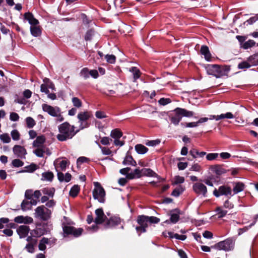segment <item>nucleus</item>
<instances>
[{"label":"nucleus","instance_id":"f257e3e1","mask_svg":"<svg viewBox=\"0 0 258 258\" xmlns=\"http://www.w3.org/2000/svg\"><path fill=\"white\" fill-rule=\"evenodd\" d=\"M51 224L48 223H43L38 225L36 228L30 231V236L27 238V241L32 240L33 243H37L36 238L40 237L41 236L47 234L52 229Z\"/></svg>","mask_w":258,"mask_h":258},{"label":"nucleus","instance_id":"f03ea898","mask_svg":"<svg viewBox=\"0 0 258 258\" xmlns=\"http://www.w3.org/2000/svg\"><path fill=\"white\" fill-rule=\"evenodd\" d=\"M206 69L209 75H213L218 78L223 76H227L230 71V67L218 64H208L206 67Z\"/></svg>","mask_w":258,"mask_h":258},{"label":"nucleus","instance_id":"7ed1b4c3","mask_svg":"<svg viewBox=\"0 0 258 258\" xmlns=\"http://www.w3.org/2000/svg\"><path fill=\"white\" fill-rule=\"evenodd\" d=\"M194 113L185 109L177 107L174 109L170 115V120L175 125L178 124L182 117H191Z\"/></svg>","mask_w":258,"mask_h":258},{"label":"nucleus","instance_id":"20e7f679","mask_svg":"<svg viewBox=\"0 0 258 258\" xmlns=\"http://www.w3.org/2000/svg\"><path fill=\"white\" fill-rule=\"evenodd\" d=\"M52 214L51 210L48 209L44 206H41L37 207L34 213V217L41 221H48L50 218Z\"/></svg>","mask_w":258,"mask_h":258},{"label":"nucleus","instance_id":"39448f33","mask_svg":"<svg viewBox=\"0 0 258 258\" xmlns=\"http://www.w3.org/2000/svg\"><path fill=\"white\" fill-rule=\"evenodd\" d=\"M111 139H113V143L115 145H124L129 144L125 141L126 136H123L122 132L119 128L112 130L110 133Z\"/></svg>","mask_w":258,"mask_h":258},{"label":"nucleus","instance_id":"423d86ee","mask_svg":"<svg viewBox=\"0 0 258 258\" xmlns=\"http://www.w3.org/2000/svg\"><path fill=\"white\" fill-rule=\"evenodd\" d=\"M54 84L48 78L43 79V83L41 85L40 90L42 92H44L47 94V96L51 100H54L56 98V95L53 93H49V89L52 91L54 90Z\"/></svg>","mask_w":258,"mask_h":258},{"label":"nucleus","instance_id":"0eeeda50","mask_svg":"<svg viewBox=\"0 0 258 258\" xmlns=\"http://www.w3.org/2000/svg\"><path fill=\"white\" fill-rule=\"evenodd\" d=\"M234 247V241L232 238H228L224 241L216 243L211 246L212 248L226 251L232 250Z\"/></svg>","mask_w":258,"mask_h":258},{"label":"nucleus","instance_id":"6e6552de","mask_svg":"<svg viewBox=\"0 0 258 258\" xmlns=\"http://www.w3.org/2000/svg\"><path fill=\"white\" fill-rule=\"evenodd\" d=\"M137 222L139 225L137 226L135 229L139 236H140L142 233H145L147 231V228L148 227L147 216L144 215H139L137 217Z\"/></svg>","mask_w":258,"mask_h":258},{"label":"nucleus","instance_id":"1a4fd4ad","mask_svg":"<svg viewBox=\"0 0 258 258\" xmlns=\"http://www.w3.org/2000/svg\"><path fill=\"white\" fill-rule=\"evenodd\" d=\"M94 184L95 187L93 190V197L95 200L98 199L100 203H104L106 195L104 189L98 182H95Z\"/></svg>","mask_w":258,"mask_h":258},{"label":"nucleus","instance_id":"9d476101","mask_svg":"<svg viewBox=\"0 0 258 258\" xmlns=\"http://www.w3.org/2000/svg\"><path fill=\"white\" fill-rule=\"evenodd\" d=\"M83 231L82 228H76L73 226L66 225V238L69 235L73 236L75 238L79 237Z\"/></svg>","mask_w":258,"mask_h":258},{"label":"nucleus","instance_id":"9b49d317","mask_svg":"<svg viewBox=\"0 0 258 258\" xmlns=\"http://www.w3.org/2000/svg\"><path fill=\"white\" fill-rule=\"evenodd\" d=\"M231 188L226 185H221L219 187L218 189L215 188L213 191V195L216 198H218L221 196H231Z\"/></svg>","mask_w":258,"mask_h":258},{"label":"nucleus","instance_id":"f8f14e48","mask_svg":"<svg viewBox=\"0 0 258 258\" xmlns=\"http://www.w3.org/2000/svg\"><path fill=\"white\" fill-rule=\"evenodd\" d=\"M194 191L198 196H202L204 197H207V188L205 185L201 182H196L192 185Z\"/></svg>","mask_w":258,"mask_h":258},{"label":"nucleus","instance_id":"ddd939ff","mask_svg":"<svg viewBox=\"0 0 258 258\" xmlns=\"http://www.w3.org/2000/svg\"><path fill=\"white\" fill-rule=\"evenodd\" d=\"M54 165L57 172L58 179L60 181H63L64 180V176L63 174L60 172V170L63 171L64 170V160H57L54 162Z\"/></svg>","mask_w":258,"mask_h":258},{"label":"nucleus","instance_id":"4468645a","mask_svg":"<svg viewBox=\"0 0 258 258\" xmlns=\"http://www.w3.org/2000/svg\"><path fill=\"white\" fill-rule=\"evenodd\" d=\"M95 214L96 215L94 222L97 225L102 224L104 222H106L107 217L104 214L103 209L99 208L95 210Z\"/></svg>","mask_w":258,"mask_h":258},{"label":"nucleus","instance_id":"2eb2a0df","mask_svg":"<svg viewBox=\"0 0 258 258\" xmlns=\"http://www.w3.org/2000/svg\"><path fill=\"white\" fill-rule=\"evenodd\" d=\"M170 218L169 220H167L165 221V223L169 224L172 223L173 224L176 223L180 219V211L178 209L176 208L173 209L170 211Z\"/></svg>","mask_w":258,"mask_h":258},{"label":"nucleus","instance_id":"dca6fc26","mask_svg":"<svg viewBox=\"0 0 258 258\" xmlns=\"http://www.w3.org/2000/svg\"><path fill=\"white\" fill-rule=\"evenodd\" d=\"M121 223V219L117 216H112L109 219H106L104 224L106 228H112L119 225Z\"/></svg>","mask_w":258,"mask_h":258},{"label":"nucleus","instance_id":"f3484780","mask_svg":"<svg viewBox=\"0 0 258 258\" xmlns=\"http://www.w3.org/2000/svg\"><path fill=\"white\" fill-rule=\"evenodd\" d=\"M55 242L56 239L54 238L43 237L39 241L38 248L40 250L44 251L46 248V244L51 246L52 244H54Z\"/></svg>","mask_w":258,"mask_h":258},{"label":"nucleus","instance_id":"a211bd4d","mask_svg":"<svg viewBox=\"0 0 258 258\" xmlns=\"http://www.w3.org/2000/svg\"><path fill=\"white\" fill-rule=\"evenodd\" d=\"M42 109L44 111L47 112L50 115L53 116H57L60 114V110L58 108H54L46 104L42 105Z\"/></svg>","mask_w":258,"mask_h":258},{"label":"nucleus","instance_id":"6ab92c4d","mask_svg":"<svg viewBox=\"0 0 258 258\" xmlns=\"http://www.w3.org/2000/svg\"><path fill=\"white\" fill-rule=\"evenodd\" d=\"M209 169L213 172L215 173L218 176H219L227 172V170L223 167V165L218 164L210 166Z\"/></svg>","mask_w":258,"mask_h":258},{"label":"nucleus","instance_id":"aec40b11","mask_svg":"<svg viewBox=\"0 0 258 258\" xmlns=\"http://www.w3.org/2000/svg\"><path fill=\"white\" fill-rule=\"evenodd\" d=\"M30 231L29 227L27 225H21L17 229V232L20 238L26 237Z\"/></svg>","mask_w":258,"mask_h":258},{"label":"nucleus","instance_id":"412c9836","mask_svg":"<svg viewBox=\"0 0 258 258\" xmlns=\"http://www.w3.org/2000/svg\"><path fill=\"white\" fill-rule=\"evenodd\" d=\"M14 154L18 157L21 158H25L26 154V150L24 146H14L13 148Z\"/></svg>","mask_w":258,"mask_h":258},{"label":"nucleus","instance_id":"4be33fe9","mask_svg":"<svg viewBox=\"0 0 258 258\" xmlns=\"http://www.w3.org/2000/svg\"><path fill=\"white\" fill-rule=\"evenodd\" d=\"M24 19L28 21L31 26L38 25L39 22L37 19L34 18L33 15L30 12L25 13L24 14Z\"/></svg>","mask_w":258,"mask_h":258},{"label":"nucleus","instance_id":"5701e85b","mask_svg":"<svg viewBox=\"0 0 258 258\" xmlns=\"http://www.w3.org/2000/svg\"><path fill=\"white\" fill-rule=\"evenodd\" d=\"M77 131H75L74 126H71L69 123L66 122V140L67 138H72Z\"/></svg>","mask_w":258,"mask_h":258},{"label":"nucleus","instance_id":"b1692460","mask_svg":"<svg viewBox=\"0 0 258 258\" xmlns=\"http://www.w3.org/2000/svg\"><path fill=\"white\" fill-rule=\"evenodd\" d=\"M122 164L123 165H131L135 166H136V161L133 159L130 152V151L127 152L126 156L122 162Z\"/></svg>","mask_w":258,"mask_h":258},{"label":"nucleus","instance_id":"393cba45","mask_svg":"<svg viewBox=\"0 0 258 258\" xmlns=\"http://www.w3.org/2000/svg\"><path fill=\"white\" fill-rule=\"evenodd\" d=\"M200 52L202 55H204V57L206 60L210 61L211 60V54L207 46L202 45L201 48Z\"/></svg>","mask_w":258,"mask_h":258},{"label":"nucleus","instance_id":"a878e982","mask_svg":"<svg viewBox=\"0 0 258 258\" xmlns=\"http://www.w3.org/2000/svg\"><path fill=\"white\" fill-rule=\"evenodd\" d=\"M31 34L34 37H38L41 34V30L40 26L38 25L31 26L30 27Z\"/></svg>","mask_w":258,"mask_h":258},{"label":"nucleus","instance_id":"bb28decb","mask_svg":"<svg viewBox=\"0 0 258 258\" xmlns=\"http://www.w3.org/2000/svg\"><path fill=\"white\" fill-rule=\"evenodd\" d=\"M80 187L78 184L74 185L72 188H71L70 191H69V196L75 198L77 197L80 192Z\"/></svg>","mask_w":258,"mask_h":258},{"label":"nucleus","instance_id":"cd10ccee","mask_svg":"<svg viewBox=\"0 0 258 258\" xmlns=\"http://www.w3.org/2000/svg\"><path fill=\"white\" fill-rule=\"evenodd\" d=\"M91 113L89 111L81 112L78 114V118L80 122L86 121L91 116Z\"/></svg>","mask_w":258,"mask_h":258},{"label":"nucleus","instance_id":"c85d7f7f","mask_svg":"<svg viewBox=\"0 0 258 258\" xmlns=\"http://www.w3.org/2000/svg\"><path fill=\"white\" fill-rule=\"evenodd\" d=\"M54 175L52 172L47 171L42 174L41 180L46 181H52Z\"/></svg>","mask_w":258,"mask_h":258},{"label":"nucleus","instance_id":"c756f323","mask_svg":"<svg viewBox=\"0 0 258 258\" xmlns=\"http://www.w3.org/2000/svg\"><path fill=\"white\" fill-rule=\"evenodd\" d=\"M143 175L149 177H158V175L150 168H143L142 169Z\"/></svg>","mask_w":258,"mask_h":258},{"label":"nucleus","instance_id":"7c9ffc66","mask_svg":"<svg viewBox=\"0 0 258 258\" xmlns=\"http://www.w3.org/2000/svg\"><path fill=\"white\" fill-rule=\"evenodd\" d=\"M58 129L60 134L57 135V139L60 141H64V123L61 124Z\"/></svg>","mask_w":258,"mask_h":258},{"label":"nucleus","instance_id":"2f4dec72","mask_svg":"<svg viewBox=\"0 0 258 258\" xmlns=\"http://www.w3.org/2000/svg\"><path fill=\"white\" fill-rule=\"evenodd\" d=\"M234 117L233 114L231 112H227L224 114H221L219 115L213 116V118L216 120H219L224 118H233Z\"/></svg>","mask_w":258,"mask_h":258},{"label":"nucleus","instance_id":"473e14b6","mask_svg":"<svg viewBox=\"0 0 258 258\" xmlns=\"http://www.w3.org/2000/svg\"><path fill=\"white\" fill-rule=\"evenodd\" d=\"M244 186L245 185L242 182H236L233 188V192L234 194H237L239 192H241L244 190Z\"/></svg>","mask_w":258,"mask_h":258},{"label":"nucleus","instance_id":"72a5a7b5","mask_svg":"<svg viewBox=\"0 0 258 258\" xmlns=\"http://www.w3.org/2000/svg\"><path fill=\"white\" fill-rule=\"evenodd\" d=\"M38 148L34 151V154L38 157H41L43 156L45 153L44 147L45 146H37Z\"/></svg>","mask_w":258,"mask_h":258},{"label":"nucleus","instance_id":"f704fd0d","mask_svg":"<svg viewBox=\"0 0 258 258\" xmlns=\"http://www.w3.org/2000/svg\"><path fill=\"white\" fill-rule=\"evenodd\" d=\"M21 209L23 211H26L31 209V203L26 200H23L21 205Z\"/></svg>","mask_w":258,"mask_h":258},{"label":"nucleus","instance_id":"c9c22d12","mask_svg":"<svg viewBox=\"0 0 258 258\" xmlns=\"http://www.w3.org/2000/svg\"><path fill=\"white\" fill-rule=\"evenodd\" d=\"M130 71L133 73L134 80V81L135 82L137 80V79L139 78L140 77V71L138 69H137L136 67H132Z\"/></svg>","mask_w":258,"mask_h":258},{"label":"nucleus","instance_id":"e433bc0d","mask_svg":"<svg viewBox=\"0 0 258 258\" xmlns=\"http://www.w3.org/2000/svg\"><path fill=\"white\" fill-rule=\"evenodd\" d=\"M41 191L44 195H48L51 197L53 196L54 193V189L53 188L46 187L43 188Z\"/></svg>","mask_w":258,"mask_h":258},{"label":"nucleus","instance_id":"4c0bfd02","mask_svg":"<svg viewBox=\"0 0 258 258\" xmlns=\"http://www.w3.org/2000/svg\"><path fill=\"white\" fill-rule=\"evenodd\" d=\"M45 141V138L43 135L38 136L36 139L33 142V145H40Z\"/></svg>","mask_w":258,"mask_h":258},{"label":"nucleus","instance_id":"58836bf2","mask_svg":"<svg viewBox=\"0 0 258 258\" xmlns=\"http://www.w3.org/2000/svg\"><path fill=\"white\" fill-rule=\"evenodd\" d=\"M29 243L26 245L25 248L27 251L30 253H33L34 252V245L36 243H33L32 240L27 241Z\"/></svg>","mask_w":258,"mask_h":258},{"label":"nucleus","instance_id":"ea45409f","mask_svg":"<svg viewBox=\"0 0 258 258\" xmlns=\"http://www.w3.org/2000/svg\"><path fill=\"white\" fill-rule=\"evenodd\" d=\"M102 154L105 155H113V152L109 149L108 146H99Z\"/></svg>","mask_w":258,"mask_h":258},{"label":"nucleus","instance_id":"a19ab883","mask_svg":"<svg viewBox=\"0 0 258 258\" xmlns=\"http://www.w3.org/2000/svg\"><path fill=\"white\" fill-rule=\"evenodd\" d=\"M136 152L140 154H144L147 153L148 149L146 146H135Z\"/></svg>","mask_w":258,"mask_h":258},{"label":"nucleus","instance_id":"79ce46f5","mask_svg":"<svg viewBox=\"0 0 258 258\" xmlns=\"http://www.w3.org/2000/svg\"><path fill=\"white\" fill-rule=\"evenodd\" d=\"M183 188L180 185L178 187L175 188L172 191L171 195L175 197H178L183 192Z\"/></svg>","mask_w":258,"mask_h":258},{"label":"nucleus","instance_id":"37998d69","mask_svg":"<svg viewBox=\"0 0 258 258\" xmlns=\"http://www.w3.org/2000/svg\"><path fill=\"white\" fill-rule=\"evenodd\" d=\"M251 67V64L247 61H244L241 62L238 64V68L239 69H245L249 68Z\"/></svg>","mask_w":258,"mask_h":258},{"label":"nucleus","instance_id":"c03bdc74","mask_svg":"<svg viewBox=\"0 0 258 258\" xmlns=\"http://www.w3.org/2000/svg\"><path fill=\"white\" fill-rule=\"evenodd\" d=\"M215 211L217 212L218 215H219V218L224 217L227 213V211L222 210V208L220 207H217Z\"/></svg>","mask_w":258,"mask_h":258},{"label":"nucleus","instance_id":"a18cd8bd","mask_svg":"<svg viewBox=\"0 0 258 258\" xmlns=\"http://www.w3.org/2000/svg\"><path fill=\"white\" fill-rule=\"evenodd\" d=\"M256 57H257V54H256L251 55L247 58V60L248 61V62L251 64V66H256Z\"/></svg>","mask_w":258,"mask_h":258},{"label":"nucleus","instance_id":"49530a36","mask_svg":"<svg viewBox=\"0 0 258 258\" xmlns=\"http://www.w3.org/2000/svg\"><path fill=\"white\" fill-rule=\"evenodd\" d=\"M26 121L28 128H32L35 125V120L31 117H27Z\"/></svg>","mask_w":258,"mask_h":258},{"label":"nucleus","instance_id":"de8ad7c7","mask_svg":"<svg viewBox=\"0 0 258 258\" xmlns=\"http://www.w3.org/2000/svg\"><path fill=\"white\" fill-rule=\"evenodd\" d=\"M147 219L148 223L149 222L151 224H157L160 221V219L159 218L154 216L149 217L147 216Z\"/></svg>","mask_w":258,"mask_h":258},{"label":"nucleus","instance_id":"09e8293b","mask_svg":"<svg viewBox=\"0 0 258 258\" xmlns=\"http://www.w3.org/2000/svg\"><path fill=\"white\" fill-rule=\"evenodd\" d=\"M72 102L74 106L80 108L82 106V103L81 101L77 97H73L72 98Z\"/></svg>","mask_w":258,"mask_h":258},{"label":"nucleus","instance_id":"8fccbe9b","mask_svg":"<svg viewBox=\"0 0 258 258\" xmlns=\"http://www.w3.org/2000/svg\"><path fill=\"white\" fill-rule=\"evenodd\" d=\"M0 139L5 143H9L11 141V138L8 134H4L0 136Z\"/></svg>","mask_w":258,"mask_h":258},{"label":"nucleus","instance_id":"3c124183","mask_svg":"<svg viewBox=\"0 0 258 258\" xmlns=\"http://www.w3.org/2000/svg\"><path fill=\"white\" fill-rule=\"evenodd\" d=\"M80 75L85 79L88 78L90 76L89 70L86 68L83 69L80 72Z\"/></svg>","mask_w":258,"mask_h":258},{"label":"nucleus","instance_id":"603ef678","mask_svg":"<svg viewBox=\"0 0 258 258\" xmlns=\"http://www.w3.org/2000/svg\"><path fill=\"white\" fill-rule=\"evenodd\" d=\"M12 139L14 140H19L20 139V135L19 132L17 130H14L11 132V133Z\"/></svg>","mask_w":258,"mask_h":258},{"label":"nucleus","instance_id":"864d4df0","mask_svg":"<svg viewBox=\"0 0 258 258\" xmlns=\"http://www.w3.org/2000/svg\"><path fill=\"white\" fill-rule=\"evenodd\" d=\"M112 141V139L107 137H104L101 138L100 143L104 145H107L108 144H110L111 142Z\"/></svg>","mask_w":258,"mask_h":258},{"label":"nucleus","instance_id":"5fc2aeb1","mask_svg":"<svg viewBox=\"0 0 258 258\" xmlns=\"http://www.w3.org/2000/svg\"><path fill=\"white\" fill-rule=\"evenodd\" d=\"M13 166L15 167H19L23 166L24 163L20 159H14L12 162Z\"/></svg>","mask_w":258,"mask_h":258},{"label":"nucleus","instance_id":"6e6d98bb","mask_svg":"<svg viewBox=\"0 0 258 258\" xmlns=\"http://www.w3.org/2000/svg\"><path fill=\"white\" fill-rule=\"evenodd\" d=\"M106 61L110 63H114L115 62L116 57L114 55L107 54L105 56Z\"/></svg>","mask_w":258,"mask_h":258},{"label":"nucleus","instance_id":"4d7b16f0","mask_svg":"<svg viewBox=\"0 0 258 258\" xmlns=\"http://www.w3.org/2000/svg\"><path fill=\"white\" fill-rule=\"evenodd\" d=\"M37 165L35 164H31L29 166H26L25 168L26 171L29 172H33L37 169Z\"/></svg>","mask_w":258,"mask_h":258},{"label":"nucleus","instance_id":"13d9d810","mask_svg":"<svg viewBox=\"0 0 258 258\" xmlns=\"http://www.w3.org/2000/svg\"><path fill=\"white\" fill-rule=\"evenodd\" d=\"M255 44V42L252 40H249L245 42L243 44V47L245 49H247L249 47L253 46Z\"/></svg>","mask_w":258,"mask_h":258},{"label":"nucleus","instance_id":"bf43d9fd","mask_svg":"<svg viewBox=\"0 0 258 258\" xmlns=\"http://www.w3.org/2000/svg\"><path fill=\"white\" fill-rule=\"evenodd\" d=\"M218 156V153H209L207 155L206 159L209 161H212L216 159Z\"/></svg>","mask_w":258,"mask_h":258},{"label":"nucleus","instance_id":"052dcab7","mask_svg":"<svg viewBox=\"0 0 258 258\" xmlns=\"http://www.w3.org/2000/svg\"><path fill=\"white\" fill-rule=\"evenodd\" d=\"M184 181V178L183 177L180 176L179 175L175 176L174 177V181L173 184H178L182 183Z\"/></svg>","mask_w":258,"mask_h":258},{"label":"nucleus","instance_id":"680f3d73","mask_svg":"<svg viewBox=\"0 0 258 258\" xmlns=\"http://www.w3.org/2000/svg\"><path fill=\"white\" fill-rule=\"evenodd\" d=\"M161 143V140L159 139H157L155 140H151L149 141L147 140V141L145 143L146 145H156Z\"/></svg>","mask_w":258,"mask_h":258},{"label":"nucleus","instance_id":"e2e57ef3","mask_svg":"<svg viewBox=\"0 0 258 258\" xmlns=\"http://www.w3.org/2000/svg\"><path fill=\"white\" fill-rule=\"evenodd\" d=\"M94 35V31L92 30H88L85 34V39L86 41L90 40Z\"/></svg>","mask_w":258,"mask_h":258},{"label":"nucleus","instance_id":"0e129e2a","mask_svg":"<svg viewBox=\"0 0 258 258\" xmlns=\"http://www.w3.org/2000/svg\"><path fill=\"white\" fill-rule=\"evenodd\" d=\"M89 161V159L86 157H84V156H81V157H80L78 159H77V164H82V163H85V162H88Z\"/></svg>","mask_w":258,"mask_h":258},{"label":"nucleus","instance_id":"69168bd1","mask_svg":"<svg viewBox=\"0 0 258 258\" xmlns=\"http://www.w3.org/2000/svg\"><path fill=\"white\" fill-rule=\"evenodd\" d=\"M25 197L28 200L31 199L33 197V193L32 190H26L25 193Z\"/></svg>","mask_w":258,"mask_h":258},{"label":"nucleus","instance_id":"338daca9","mask_svg":"<svg viewBox=\"0 0 258 258\" xmlns=\"http://www.w3.org/2000/svg\"><path fill=\"white\" fill-rule=\"evenodd\" d=\"M170 99L169 98H162L159 100V103H160V104L162 105H165L170 103Z\"/></svg>","mask_w":258,"mask_h":258},{"label":"nucleus","instance_id":"774afa93","mask_svg":"<svg viewBox=\"0 0 258 258\" xmlns=\"http://www.w3.org/2000/svg\"><path fill=\"white\" fill-rule=\"evenodd\" d=\"M10 118L11 120L16 121L18 120L19 116L17 113L12 112L10 114Z\"/></svg>","mask_w":258,"mask_h":258}]
</instances>
